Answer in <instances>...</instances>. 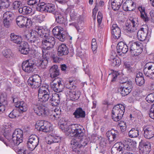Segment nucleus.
I'll return each mask as SVG.
<instances>
[{"instance_id":"f8f14e48","label":"nucleus","mask_w":154,"mask_h":154,"mask_svg":"<svg viewBox=\"0 0 154 154\" xmlns=\"http://www.w3.org/2000/svg\"><path fill=\"white\" fill-rule=\"evenodd\" d=\"M34 110L35 112L39 116L44 117L49 115V110L45 103L36 106L34 108Z\"/></svg>"},{"instance_id":"79ce46f5","label":"nucleus","mask_w":154,"mask_h":154,"mask_svg":"<svg viewBox=\"0 0 154 154\" xmlns=\"http://www.w3.org/2000/svg\"><path fill=\"white\" fill-rule=\"evenodd\" d=\"M63 31V28L61 26H57L55 27L52 30V32L55 37L60 32Z\"/></svg>"},{"instance_id":"393cba45","label":"nucleus","mask_w":154,"mask_h":154,"mask_svg":"<svg viewBox=\"0 0 154 154\" xmlns=\"http://www.w3.org/2000/svg\"><path fill=\"white\" fill-rule=\"evenodd\" d=\"M136 5L131 0L126 1L122 5L123 9L125 11H131L135 8Z\"/></svg>"},{"instance_id":"e433bc0d","label":"nucleus","mask_w":154,"mask_h":154,"mask_svg":"<svg viewBox=\"0 0 154 154\" xmlns=\"http://www.w3.org/2000/svg\"><path fill=\"white\" fill-rule=\"evenodd\" d=\"M110 60L111 61V65L113 66H119L121 64V60L117 57H114L112 55L110 58Z\"/></svg>"},{"instance_id":"052dcab7","label":"nucleus","mask_w":154,"mask_h":154,"mask_svg":"<svg viewBox=\"0 0 154 154\" xmlns=\"http://www.w3.org/2000/svg\"><path fill=\"white\" fill-rule=\"evenodd\" d=\"M119 75V74L118 72H113L112 73L111 81L112 82L115 81L117 79L118 76Z\"/></svg>"},{"instance_id":"774afa93","label":"nucleus","mask_w":154,"mask_h":154,"mask_svg":"<svg viewBox=\"0 0 154 154\" xmlns=\"http://www.w3.org/2000/svg\"><path fill=\"white\" fill-rule=\"evenodd\" d=\"M70 15V19L72 20H75L77 17L76 14L73 11H71Z\"/></svg>"},{"instance_id":"8fccbe9b","label":"nucleus","mask_w":154,"mask_h":154,"mask_svg":"<svg viewBox=\"0 0 154 154\" xmlns=\"http://www.w3.org/2000/svg\"><path fill=\"white\" fill-rule=\"evenodd\" d=\"M127 21L131 23V24H132V27L133 28H135L137 29V27L138 25V21L137 19L132 18Z\"/></svg>"},{"instance_id":"ea45409f","label":"nucleus","mask_w":154,"mask_h":154,"mask_svg":"<svg viewBox=\"0 0 154 154\" xmlns=\"http://www.w3.org/2000/svg\"><path fill=\"white\" fill-rule=\"evenodd\" d=\"M128 135L131 138L136 137L139 135L138 130L136 128H132L129 132Z\"/></svg>"},{"instance_id":"49530a36","label":"nucleus","mask_w":154,"mask_h":154,"mask_svg":"<svg viewBox=\"0 0 154 154\" xmlns=\"http://www.w3.org/2000/svg\"><path fill=\"white\" fill-rule=\"evenodd\" d=\"M3 56L6 58H10L12 56V54L10 49H4L2 51Z\"/></svg>"},{"instance_id":"6ab92c4d","label":"nucleus","mask_w":154,"mask_h":154,"mask_svg":"<svg viewBox=\"0 0 154 154\" xmlns=\"http://www.w3.org/2000/svg\"><path fill=\"white\" fill-rule=\"evenodd\" d=\"M39 128L38 130L45 132H47L51 131L52 128L51 124L46 121L42 120L36 123Z\"/></svg>"},{"instance_id":"4d7b16f0","label":"nucleus","mask_w":154,"mask_h":154,"mask_svg":"<svg viewBox=\"0 0 154 154\" xmlns=\"http://www.w3.org/2000/svg\"><path fill=\"white\" fill-rule=\"evenodd\" d=\"M135 81L137 85L141 86L144 83V80L143 77L139 78H135Z\"/></svg>"},{"instance_id":"de8ad7c7","label":"nucleus","mask_w":154,"mask_h":154,"mask_svg":"<svg viewBox=\"0 0 154 154\" xmlns=\"http://www.w3.org/2000/svg\"><path fill=\"white\" fill-rule=\"evenodd\" d=\"M75 82L73 81H69L66 85V87L68 89H74L76 86L74 85Z\"/></svg>"},{"instance_id":"4c0bfd02","label":"nucleus","mask_w":154,"mask_h":154,"mask_svg":"<svg viewBox=\"0 0 154 154\" xmlns=\"http://www.w3.org/2000/svg\"><path fill=\"white\" fill-rule=\"evenodd\" d=\"M19 12L24 15H27L30 13L32 11V9L30 8L27 6H24L19 8Z\"/></svg>"},{"instance_id":"c03bdc74","label":"nucleus","mask_w":154,"mask_h":154,"mask_svg":"<svg viewBox=\"0 0 154 154\" xmlns=\"http://www.w3.org/2000/svg\"><path fill=\"white\" fill-rule=\"evenodd\" d=\"M66 33L63 31L62 32H60L55 37L58 39L60 41L64 42L66 39Z\"/></svg>"},{"instance_id":"4be33fe9","label":"nucleus","mask_w":154,"mask_h":154,"mask_svg":"<svg viewBox=\"0 0 154 154\" xmlns=\"http://www.w3.org/2000/svg\"><path fill=\"white\" fill-rule=\"evenodd\" d=\"M54 15L55 22L64 26L66 21V19L65 15L63 13L57 11L54 13Z\"/></svg>"},{"instance_id":"0e129e2a","label":"nucleus","mask_w":154,"mask_h":154,"mask_svg":"<svg viewBox=\"0 0 154 154\" xmlns=\"http://www.w3.org/2000/svg\"><path fill=\"white\" fill-rule=\"evenodd\" d=\"M4 16H6V17L9 18V19H11V18H13L14 16V14L11 12L10 11L6 12L5 13L4 15Z\"/></svg>"},{"instance_id":"72a5a7b5","label":"nucleus","mask_w":154,"mask_h":154,"mask_svg":"<svg viewBox=\"0 0 154 154\" xmlns=\"http://www.w3.org/2000/svg\"><path fill=\"white\" fill-rule=\"evenodd\" d=\"M10 40L13 42L17 44H20L23 41L20 36L16 35L14 33H11L10 35Z\"/></svg>"},{"instance_id":"603ef678","label":"nucleus","mask_w":154,"mask_h":154,"mask_svg":"<svg viewBox=\"0 0 154 154\" xmlns=\"http://www.w3.org/2000/svg\"><path fill=\"white\" fill-rule=\"evenodd\" d=\"M40 0H29L27 2V4L30 6H37Z\"/></svg>"},{"instance_id":"5701e85b","label":"nucleus","mask_w":154,"mask_h":154,"mask_svg":"<svg viewBox=\"0 0 154 154\" xmlns=\"http://www.w3.org/2000/svg\"><path fill=\"white\" fill-rule=\"evenodd\" d=\"M61 94L54 93L51 95H50L49 101L52 106H56L60 103Z\"/></svg>"},{"instance_id":"a878e982","label":"nucleus","mask_w":154,"mask_h":154,"mask_svg":"<svg viewBox=\"0 0 154 154\" xmlns=\"http://www.w3.org/2000/svg\"><path fill=\"white\" fill-rule=\"evenodd\" d=\"M129 47L122 42H119L117 46V51L118 53H122L125 54L128 51Z\"/></svg>"},{"instance_id":"39448f33","label":"nucleus","mask_w":154,"mask_h":154,"mask_svg":"<svg viewBox=\"0 0 154 154\" xmlns=\"http://www.w3.org/2000/svg\"><path fill=\"white\" fill-rule=\"evenodd\" d=\"M124 106L121 104L115 105L112 111V118L115 122L119 121L122 117L125 112Z\"/></svg>"},{"instance_id":"338daca9","label":"nucleus","mask_w":154,"mask_h":154,"mask_svg":"<svg viewBox=\"0 0 154 154\" xmlns=\"http://www.w3.org/2000/svg\"><path fill=\"white\" fill-rule=\"evenodd\" d=\"M124 66L125 68L127 69V70L129 72H132L133 71L132 68L131 67L130 64L128 63H124Z\"/></svg>"},{"instance_id":"423d86ee","label":"nucleus","mask_w":154,"mask_h":154,"mask_svg":"<svg viewBox=\"0 0 154 154\" xmlns=\"http://www.w3.org/2000/svg\"><path fill=\"white\" fill-rule=\"evenodd\" d=\"M129 51L132 56H137L141 54L143 51L142 45L139 42L131 41L128 44Z\"/></svg>"},{"instance_id":"1a4fd4ad","label":"nucleus","mask_w":154,"mask_h":154,"mask_svg":"<svg viewBox=\"0 0 154 154\" xmlns=\"http://www.w3.org/2000/svg\"><path fill=\"white\" fill-rule=\"evenodd\" d=\"M41 80L39 76L35 74L29 77L27 81L28 85L32 89L38 88L40 86Z\"/></svg>"},{"instance_id":"37998d69","label":"nucleus","mask_w":154,"mask_h":154,"mask_svg":"<svg viewBox=\"0 0 154 154\" xmlns=\"http://www.w3.org/2000/svg\"><path fill=\"white\" fill-rule=\"evenodd\" d=\"M3 135L8 141L11 139V130L10 129H5L4 130ZM9 141H8V142Z\"/></svg>"},{"instance_id":"20e7f679","label":"nucleus","mask_w":154,"mask_h":154,"mask_svg":"<svg viewBox=\"0 0 154 154\" xmlns=\"http://www.w3.org/2000/svg\"><path fill=\"white\" fill-rule=\"evenodd\" d=\"M87 139L76 140L73 139L71 141L72 146V151L79 154L82 152V149L87 145L89 142Z\"/></svg>"},{"instance_id":"ddd939ff","label":"nucleus","mask_w":154,"mask_h":154,"mask_svg":"<svg viewBox=\"0 0 154 154\" xmlns=\"http://www.w3.org/2000/svg\"><path fill=\"white\" fill-rule=\"evenodd\" d=\"M151 144L148 141L141 140L139 144V148L140 154H148L151 150Z\"/></svg>"},{"instance_id":"c85d7f7f","label":"nucleus","mask_w":154,"mask_h":154,"mask_svg":"<svg viewBox=\"0 0 154 154\" xmlns=\"http://www.w3.org/2000/svg\"><path fill=\"white\" fill-rule=\"evenodd\" d=\"M74 118L76 119L85 118V112L81 107L77 108L73 113Z\"/></svg>"},{"instance_id":"f704fd0d","label":"nucleus","mask_w":154,"mask_h":154,"mask_svg":"<svg viewBox=\"0 0 154 154\" xmlns=\"http://www.w3.org/2000/svg\"><path fill=\"white\" fill-rule=\"evenodd\" d=\"M60 140L59 137L50 135L46 139V142L47 144H51L53 143H58L60 141Z\"/></svg>"},{"instance_id":"a211bd4d","label":"nucleus","mask_w":154,"mask_h":154,"mask_svg":"<svg viewBox=\"0 0 154 154\" xmlns=\"http://www.w3.org/2000/svg\"><path fill=\"white\" fill-rule=\"evenodd\" d=\"M148 27L144 28L142 27L137 32V36L138 40L141 41L148 42L149 38L147 36L148 33Z\"/></svg>"},{"instance_id":"f3484780","label":"nucleus","mask_w":154,"mask_h":154,"mask_svg":"<svg viewBox=\"0 0 154 154\" xmlns=\"http://www.w3.org/2000/svg\"><path fill=\"white\" fill-rule=\"evenodd\" d=\"M133 86L131 82H128L127 83L123 85L119 89L122 96L128 95L131 91Z\"/></svg>"},{"instance_id":"9b49d317","label":"nucleus","mask_w":154,"mask_h":154,"mask_svg":"<svg viewBox=\"0 0 154 154\" xmlns=\"http://www.w3.org/2000/svg\"><path fill=\"white\" fill-rule=\"evenodd\" d=\"M50 86L52 89L56 92L62 91L64 88L62 79L59 78H57L53 80L51 83Z\"/></svg>"},{"instance_id":"7ed1b4c3","label":"nucleus","mask_w":154,"mask_h":154,"mask_svg":"<svg viewBox=\"0 0 154 154\" xmlns=\"http://www.w3.org/2000/svg\"><path fill=\"white\" fill-rule=\"evenodd\" d=\"M127 138L123 142L117 143L112 147L111 152L112 154H122L125 151L130 152L133 149V142Z\"/></svg>"},{"instance_id":"473e14b6","label":"nucleus","mask_w":154,"mask_h":154,"mask_svg":"<svg viewBox=\"0 0 154 154\" xmlns=\"http://www.w3.org/2000/svg\"><path fill=\"white\" fill-rule=\"evenodd\" d=\"M15 106L19 108V111L23 112H26L27 109V106L26 103L23 101H17Z\"/></svg>"},{"instance_id":"6e6d98bb","label":"nucleus","mask_w":154,"mask_h":154,"mask_svg":"<svg viewBox=\"0 0 154 154\" xmlns=\"http://www.w3.org/2000/svg\"><path fill=\"white\" fill-rule=\"evenodd\" d=\"M146 100L149 103H151L154 101V97L152 93L149 94L146 98Z\"/></svg>"},{"instance_id":"7c9ffc66","label":"nucleus","mask_w":154,"mask_h":154,"mask_svg":"<svg viewBox=\"0 0 154 154\" xmlns=\"http://www.w3.org/2000/svg\"><path fill=\"white\" fill-rule=\"evenodd\" d=\"M123 2V0H111L109 3H111L112 9L114 11L118 10Z\"/></svg>"},{"instance_id":"864d4df0","label":"nucleus","mask_w":154,"mask_h":154,"mask_svg":"<svg viewBox=\"0 0 154 154\" xmlns=\"http://www.w3.org/2000/svg\"><path fill=\"white\" fill-rule=\"evenodd\" d=\"M18 112L16 109H14L9 115V117L12 119L18 116Z\"/></svg>"},{"instance_id":"6e6552de","label":"nucleus","mask_w":154,"mask_h":154,"mask_svg":"<svg viewBox=\"0 0 154 154\" xmlns=\"http://www.w3.org/2000/svg\"><path fill=\"white\" fill-rule=\"evenodd\" d=\"M39 100L42 102L47 101L49 98L50 92L48 85L40 87L38 90Z\"/></svg>"},{"instance_id":"412c9836","label":"nucleus","mask_w":154,"mask_h":154,"mask_svg":"<svg viewBox=\"0 0 154 154\" xmlns=\"http://www.w3.org/2000/svg\"><path fill=\"white\" fill-rule=\"evenodd\" d=\"M144 137L148 139H150L154 136V129L152 126L148 125L143 128Z\"/></svg>"},{"instance_id":"c9c22d12","label":"nucleus","mask_w":154,"mask_h":154,"mask_svg":"<svg viewBox=\"0 0 154 154\" xmlns=\"http://www.w3.org/2000/svg\"><path fill=\"white\" fill-rule=\"evenodd\" d=\"M138 9L140 13V17L145 22L149 20V18L145 12V8L144 7L140 6Z\"/></svg>"},{"instance_id":"f03ea898","label":"nucleus","mask_w":154,"mask_h":154,"mask_svg":"<svg viewBox=\"0 0 154 154\" xmlns=\"http://www.w3.org/2000/svg\"><path fill=\"white\" fill-rule=\"evenodd\" d=\"M23 131L20 129H16L14 132L11 139L8 142L9 146L20 154H32L27 153L26 150L21 149L19 145L23 142Z\"/></svg>"},{"instance_id":"9d476101","label":"nucleus","mask_w":154,"mask_h":154,"mask_svg":"<svg viewBox=\"0 0 154 154\" xmlns=\"http://www.w3.org/2000/svg\"><path fill=\"white\" fill-rule=\"evenodd\" d=\"M143 72L146 76L154 79V62L146 63L144 66Z\"/></svg>"},{"instance_id":"b1692460","label":"nucleus","mask_w":154,"mask_h":154,"mask_svg":"<svg viewBox=\"0 0 154 154\" xmlns=\"http://www.w3.org/2000/svg\"><path fill=\"white\" fill-rule=\"evenodd\" d=\"M111 33L113 38L115 39L119 38L121 35V31L120 28L116 24L112 25L111 28Z\"/></svg>"},{"instance_id":"e2e57ef3","label":"nucleus","mask_w":154,"mask_h":154,"mask_svg":"<svg viewBox=\"0 0 154 154\" xmlns=\"http://www.w3.org/2000/svg\"><path fill=\"white\" fill-rule=\"evenodd\" d=\"M70 126H68L67 125V127H64V129L62 131L64 132L67 135H69L71 133Z\"/></svg>"},{"instance_id":"aec40b11","label":"nucleus","mask_w":154,"mask_h":154,"mask_svg":"<svg viewBox=\"0 0 154 154\" xmlns=\"http://www.w3.org/2000/svg\"><path fill=\"white\" fill-rule=\"evenodd\" d=\"M66 94L67 97L70 98L72 100L78 99L79 97L81 92L78 90L74 89H68L66 92Z\"/></svg>"},{"instance_id":"cd10ccee","label":"nucleus","mask_w":154,"mask_h":154,"mask_svg":"<svg viewBox=\"0 0 154 154\" xmlns=\"http://www.w3.org/2000/svg\"><path fill=\"white\" fill-rule=\"evenodd\" d=\"M131 26V23L127 21L125 25L123 27V29L125 32L127 33L134 34V33H136V31L137 29L133 28Z\"/></svg>"},{"instance_id":"2f4dec72","label":"nucleus","mask_w":154,"mask_h":154,"mask_svg":"<svg viewBox=\"0 0 154 154\" xmlns=\"http://www.w3.org/2000/svg\"><path fill=\"white\" fill-rule=\"evenodd\" d=\"M49 73L50 77L52 78L56 77L58 75L59 70L58 66L57 65H54L52 66L49 70Z\"/></svg>"},{"instance_id":"bb28decb","label":"nucleus","mask_w":154,"mask_h":154,"mask_svg":"<svg viewBox=\"0 0 154 154\" xmlns=\"http://www.w3.org/2000/svg\"><path fill=\"white\" fill-rule=\"evenodd\" d=\"M19 47V51L22 54L25 55L28 54L30 51L29 45L27 42L23 41L20 44Z\"/></svg>"},{"instance_id":"bf43d9fd","label":"nucleus","mask_w":154,"mask_h":154,"mask_svg":"<svg viewBox=\"0 0 154 154\" xmlns=\"http://www.w3.org/2000/svg\"><path fill=\"white\" fill-rule=\"evenodd\" d=\"M22 2L20 1H15L13 4V8L15 9H17L22 5Z\"/></svg>"},{"instance_id":"5fc2aeb1","label":"nucleus","mask_w":154,"mask_h":154,"mask_svg":"<svg viewBox=\"0 0 154 154\" xmlns=\"http://www.w3.org/2000/svg\"><path fill=\"white\" fill-rule=\"evenodd\" d=\"M11 23V19H9V18H5L3 21V23L5 27L6 28L9 27Z\"/></svg>"},{"instance_id":"13d9d810","label":"nucleus","mask_w":154,"mask_h":154,"mask_svg":"<svg viewBox=\"0 0 154 154\" xmlns=\"http://www.w3.org/2000/svg\"><path fill=\"white\" fill-rule=\"evenodd\" d=\"M0 103L2 104L1 105H4L5 106V105L7 104V98L5 96H4L3 95L0 96Z\"/></svg>"},{"instance_id":"dca6fc26","label":"nucleus","mask_w":154,"mask_h":154,"mask_svg":"<svg viewBox=\"0 0 154 154\" xmlns=\"http://www.w3.org/2000/svg\"><path fill=\"white\" fill-rule=\"evenodd\" d=\"M16 21L17 25L20 27H27L31 26L32 24V21L30 19L22 16L17 17Z\"/></svg>"},{"instance_id":"09e8293b","label":"nucleus","mask_w":154,"mask_h":154,"mask_svg":"<svg viewBox=\"0 0 154 154\" xmlns=\"http://www.w3.org/2000/svg\"><path fill=\"white\" fill-rule=\"evenodd\" d=\"M108 131L109 133H108V134H111L113 137V139L116 140V138L118 137L119 132L118 130L112 129Z\"/></svg>"},{"instance_id":"680f3d73","label":"nucleus","mask_w":154,"mask_h":154,"mask_svg":"<svg viewBox=\"0 0 154 154\" xmlns=\"http://www.w3.org/2000/svg\"><path fill=\"white\" fill-rule=\"evenodd\" d=\"M3 6L6 8H8L10 5V2L9 0H0Z\"/></svg>"},{"instance_id":"69168bd1","label":"nucleus","mask_w":154,"mask_h":154,"mask_svg":"<svg viewBox=\"0 0 154 154\" xmlns=\"http://www.w3.org/2000/svg\"><path fill=\"white\" fill-rule=\"evenodd\" d=\"M46 6L47 5L40 7H36V9L37 11L41 12H46Z\"/></svg>"},{"instance_id":"58836bf2","label":"nucleus","mask_w":154,"mask_h":154,"mask_svg":"<svg viewBox=\"0 0 154 154\" xmlns=\"http://www.w3.org/2000/svg\"><path fill=\"white\" fill-rule=\"evenodd\" d=\"M45 37H44V39L41 41V43H51V42H54V43H55V38L51 36L50 35L49 33L48 34V35H45Z\"/></svg>"},{"instance_id":"a18cd8bd","label":"nucleus","mask_w":154,"mask_h":154,"mask_svg":"<svg viewBox=\"0 0 154 154\" xmlns=\"http://www.w3.org/2000/svg\"><path fill=\"white\" fill-rule=\"evenodd\" d=\"M46 12L51 13L54 14L55 7L52 4H49L46 6Z\"/></svg>"},{"instance_id":"f257e3e1","label":"nucleus","mask_w":154,"mask_h":154,"mask_svg":"<svg viewBox=\"0 0 154 154\" xmlns=\"http://www.w3.org/2000/svg\"><path fill=\"white\" fill-rule=\"evenodd\" d=\"M50 33L49 31L46 28L42 26H35L32 32L28 33L25 36L26 38L32 45L35 46L40 45L41 41L38 36L42 38L45 35H48Z\"/></svg>"},{"instance_id":"4468645a","label":"nucleus","mask_w":154,"mask_h":154,"mask_svg":"<svg viewBox=\"0 0 154 154\" xmlns=\"http://www.w3.org/2000/svg\"><path fill=\"white\" fill-rule=\"evenodd\" d=\"M35 66L34 61L31 59L27 60L23 62L22 68L23 71L29 73L33 72Z\"/></svg>"},{"instance_id":"3c124183","label":"nucleus","mask_w":154,"mask_h":154,"mask_svg":"<svg viewBox=\"0 0 154 154\" xmlns=\"http://www.w3.org/2000/svg\"><path fill=\"white\" fill-rule=\"evenodd\" d=\"M42 44L44 48L47 50H49L53 48L55 44V43H54V42H52L49 43H47Z\"/></svg>"},{"instance_id":"2eb2a0df","label":"nucleus","mask_w":154,"mask_h":154,"mask_svg":"<svg viewBox=\"0 0 154 154\" xmlns=\"http://www.w3.org/2000/svg\"><path fill=\"white\" fill-rule=\"evenodd\" d=\"M39 138L35 135H32L29 137L27 142V146L30 150H33L38 145Z\"/></svg>"},{"instance_id":"c756f323","label":"nucleus","mask_w":154,"mask_h":154,"mask_svg":"<svg viewBox=\"0 0 154 154\" xmlns=\"http://www.w3.org/2000/svg\"><path fill=\"white\" fill-rule=\"evenodd\" d=\"M58 54L60 56L66 55L69 53L68 49L66 45L63 44L59 46L57 49Z\"/></svg>"},{"instance_id":"a19ab883","label":"nucleus","mask_w":154,"mask_h":154,"mask_svg":"<svg viewBox=\"0 0 154 154\" xmlns=\"http://www.w3.org/2000/svg\"><path fill=\"white\" fill-rule=\"evenodd\" d=\"M48 61L46 60L42 59L38 61L37 64L39 68L45 69L47 66Z\"/></svg>"},{"instance_id":"0eeeda50","label":"nucleus","mask_w":154,"mask_h":154,"mask_svg":"<svg viewBox=\"0 0 154 154\" xmlns=\"http://www.w3.org/2000/svg\"><path fill=\"white\" fill-rule=\"evenodd\" d=\"M71 133L72 136H74L79 139H81L84 135V129L81 125L75 124L70 126Z\"/></svg>"}]
</instances>
